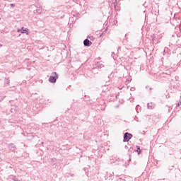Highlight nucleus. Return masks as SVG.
<instances>
[{"label": "nucleus", "instance_id": "f257e3e1", "mask_svg": "<svg viewBox=\"0 0 181 181\" xmlns=\"http://www.w3.org/2000/svg\"><path fill=\"white\" fill-rule=\"evenodd\" d=\"M175 28V33L172 35L173 37H180L181 36V25L180 24H174Z\"/></svg>", "mask_w": 181, "mask_h": 181}, {"label": "nucleus", "instance_id": "f03ea898", "mask_svg": "<svg viewBox=\"0 0 181 181\" xmlns=\"http://www.w3.org/2000/svg\"><path fill=\"white\" fill-rule=\"evenodd\" d=\"M57 78H59V75L57 74V72H53L48 80L49 83H56V81H57Z\"/></svg>", "mask_w": 181, "mask_h": 181}, {"label": "nucleus", "instance_id": "7ed1b4c3", "mask_svg": "<svg viewBox=\"0 0 181 181\" xmlns=\"http://www.w3.org/2000/svg\"><path fill=\"white\" fill-rule=\"evenodd\" d=\"M150 37L153 43H159V39H160V35L158 34H151Z\"/></svg>", "mask_w": 181, "mask_h": 181}, {"label": "nucleus", "instance_id": "20e7f679", "mask_svg": "<svg viewBox=\"0 0 181 181\" xmlns=\"http://www.w3.org/2000/svg\"><path fill=\"white\" fill-rule=\"evenodd\" d=\"M133 135L131 133L126 132L123 136V142H129V140L132 138Z\"/></svg>", "mask_w": 181, "mask_h": 181}, {"label": "nucleus", "instance_id": "39448f33", "mask_svg": "<svg viewBox=\"0 0 181 181\" xmlns=\"http://www.w3.org/2000/svg\"><path fill=\"white\" fill-rule=\"evenodd\" d=\"M8 148L11 152H15L16 151V146L13 143H10L8 144Z\"/></svg>", "mask_w": 181, "mask_h": 181}, {"label": "nucleus", "instance_id": "423d86ee", "mask_svg": "<svg viewBox=\"0 0 181 181\" xmlns=\"http://www.w3.org/2000/svg\"><path fill=\"white\" fill-rule=\"evenodd\" d=\"M91 45H93V42L88 38L83 40V45L86 46V47H90Z\"/></svg>", "mask_w": 181, "mask_h": 181}, {"label": "nucleus", "instance_id": "0eeeda50", "mask_svg": "<svg viewBox=\"0 0 181 181\" xmlns=\"http://www.w3.org/2000/svg\"><path fill=\"white\" fill-rule=\"evenodd\" d=\"M71 16H72L74 18H76L77 19H79V18H80V13L77 12L76 11H72Z\"/></svg>", "mask_w": 181, "mask_h": 181}, {"label": "nucleus", "instance_id": "6e6552de", "mask_svg": "<svg viewBox=\"0 0 181 181\" xmlns=\"http://www.w3.org/2000/svg\"><path fill=\"white\" fill-rule=\"evenodd\" d=\"M77 19L76 17H73V16H70L69 17V23L73 24V23H76V21H77Z\"/></svg>", "mask_w": 181, "mask_h": 181}, {"label": "nucleus", "instance_id": "1a4fd4ad", "mask_svg": "<svg viewBox=\"0 0 181 181\" xmlns=\"http://www.w3.org/2000/svg\"><path fill=\"white\" fill-rule=\"evenodd\" d=\"M21 33H25V35H29V29L22 27Z\"/></svg>", "mask_w": 181, "mask_h": 181}, {"label": "nucleus", "instance_id": "9d476101", "mask_svg": "<svg viewBox=\"0 0 181 181\" xmlns=\"http://www.w3.org/2000/svg\"><path fill=\"white\" fill-rule=\"evenodd\" d=\"M10 83H11V80H9V78H5L4 86L6 87V86H9Z\"/></svg>", "mask_w": 181, "mask_h": 181}, {"label": "nucleus", "instance_id": "9b49d317", "mask_svg": "<svg viewBox=\"0 0 181 181\" xmlns=\"http://www.w3.org/2000/svg\"><path fill=\"white\" fill-rule=\"evenodd\" d=\"M147 107L148 108V110H153V108H155V104H153L152 103H148Z\"/></svg>", "mask_w": 181, "mask_h": 181}, {"label": "nucleus", "instance_id": "f8f14e48", "mask_svg": "<svg viewBox=\"0 0 181 181\" xmlns=\"http://www.w3.org/2000/svg\"><path fill=\"white\" fill-rule=\"evenodd\" d=\"M95 66L98 67V69H101L103 67H104V64H103V63L98 62L95 64Z\"/></svg>", "mask_w": 181, "mask_h": 181}, {"label": "nucleus", "instance_id": "ddd939ff", "mask_svg": "<svg viewBox=\"0 0 181 181\" xmlns=\"http://www.w3.org/2000/svg\"><path fill=\"white\" fill-rule=\"evenodd\" d=\"M136 150L135 151L137 152L138 155H139L141 152H142V151H141V146H136Z\"/></svg>", "mask_w": 181, "mask_h": 181}, {"label": "nucleus", "instance_id": "4468645a", "mask_svg": "<svg viewBox=\"0 0 181 181\" xmlns=\"http://www.w3.org/2000/svg\"><path fill=\"white\" fill-rule=\"evenodd\" d=\"M113 4H114L115 8H117V6L118 5L117 0H115V1Z\"/></svg>", "mask_w": 181, "mask_h": 181}, {"label": "nucleus", "instance_id": "2eb2a0df", "mask_svg": "<svg viewBox=\"0 0 181 181\" xmlns=\"http://www.w3.org/2000/svg\"><path fill=\"white\" fill-rule=\"evenodd\" d=\"M37 13H42V10L40 8H38L36 10Z\"/></svg>", "mask_w": 181, "mask_h": 181}, {"label": "nucleus", "instance_id": "dca6fc26", "mask_svg": "<svg viewBox=\"0 0 181 181\" xmlns=\"http://www.w3.org/2000/svg\"><path fill=\"white\" fill-rule=\"evenodd\" d=\"M10 6H11V8H15V6H16V5L15 4H11Z\"/></svg>", "mask_w": 181, "mask_h": 181}, {"label": "nucleus", "instance_id": "f3484780", "mask_svg": "<svg viewBox=\"0 0 181 181\" xmlns=\"http://www.w3.org/2000/svg\"><path fill=\"white\" fill-rule=\"evenodd\" d=\"M132 151H134V149L130 147L129 149H128V152H132Z\"/></svg>", "mask_w": 181, "mask_h": 181}, {"label": "nucleus", "instance_id": "a211bd4d", "mask_svg": "<svg viewBox=\"0 0 181 181\" xmlns=\"http://www.w3.org/2000/svg\"><path fill=\"white\" fill-rule=\"evenodd\" d=\"M134 120L136 121V122H139V120H138V117H136V116H135Z\"/></svg>", "mask_w": 181, "mask_h": 181}, {"label": "nucleus", "instance_id": "6ab92c4d", "mask_svg": "<svg viewBox=\"0 0 181 181\" xmlns=\"http://www.w3.org/2000/svg\"><path fill=\"white\" fill-rule=\"evenodd\" d=\"M130 103H132L134 101V98H129Z\"/></svg>", "mask_w": 181, "mask_h": 181}, {"label": "nucleus", "instance_id": "aec40b11", "mask_svg": "<svg viewBox=\"0 0 181 181\" xmlns=\"http://www.w3.org/2000/svg\"><path fill=\"white\" fill-rule=\"evenodd\" d=\"M1 33H6V32H5V30H1Z\"/></svg>", "mask_w": 181, "mask_h": 181}, {"label": "nucleus", "instance_id": "412c9836", "mask_svg": "<svg viewBox=\"0 0 181 181\" xmlns=\"http://www.w3.org/2000/svg\"><path fill=\"white\" fill-rule=\"evenodd\" d=\"M88 37L90 40H93V36H88Z\"/></svg>", "mask_w": 181, "mask_h": 181}, {"label": "nucleus", "instance_id": "4be33fe9", "mask_svg": "<svg viewBox=\"0 0 181 181\" xmlns=\"http://www.w3.org/2000/svg\"><path fill=\"white\" fill-rule=\"evenodd\" d=\"M180 105H181V102L180 101L177 103V107H180Z\"/></svg>", "mask_w": 181, "mask_h": 181}, {"label": "nucleus", "instance_id": "5701e85b", "mask_svg": "<svg viewBox=\"0 0 181 181\" xmlns=\"http://www.w3.org/2000/svg\"><path fill=\"white\" fill-rule=\"evenodd\" d=\"M130 90H131V91H134L135 90V88H131Z\"/></svg>", "mask_w": 181, "mask_h": 181}, {"label": "nucleus", "instance_id": "b1692460", "mask_svg": "<svg viewBox=\"0 0 181 181\" xmlns=\"http://www.w3.org/2000/svg\"><path fill=\"white\" fill-rule=\"evenodd\" d=\"M17 32H21V33H22V29H18V30H17Z\"/></svg>", "mask_w": 181, "mask_h": 181}, {"label": "nucleus", "instance_id": "393cba45", "mask_svg": "<svg viewBox=\"0 0 181 181\" xmlns=\"http://www.w3.org/2000/svg\"><path fill=\"white\" fill-rule=\"evenodd\" d=\"M141 134H142L143 135H145V131H143V132H141Z\"/></svg>", "mask_w": 181, "mask_h": 181}, {"label": "nucleus", "instance_id": "a878e982", "mask_svg": "<svg viewBox=\"0 0 181 181\" xmlns=\"http://www.w3.org/2000/svg\"><path fill=\"white\" fill-rule=\"evenodd\" d=\"M172 169H173V166H172L171 168H169V170H172Z\"/></svg>", "mask_w": 181, "mask_h": 181}, {"label": "nucleus", "instance_id": "bb28decb", "mask_svg": "<svg viewBox=\"0 0 181 181\" xmlns=\"http://www.w3.org/2000/svg\"><path fill=\"white\" fill-rule=\"evenodd\" d=\"M172 169H173V166H172L171 168H169V170H172Z\"/></svg>", "mask_w": 181, "mask_h": 181}, {"label": "nucleus", "instance_id": "cd10ccee", "mask_svg": "<svg viewBox=\"0 0 181 181\" xmlns=\"http://www.w3.org/2000/svg\"><path fill=\"white\" fill-rule=\"evenodd\" d=\"M124 149H128V146H124Z\"/></svg>", "mask_w": 181, "mask_h": 181}, {"label": "nucleus", "instance_id": "c85d7f7f", "mask_svg": "<svg viewBox=\"0 0 181 181\" xmlns=\"http://www.w3.org/2000/svg\"><path fill=\"white\" fill-rule=\"evenodd\" d=\"M110 160H112V159H114V156H112V157H110Z\"/></svg>", "mask_w": 181, "mask_h": 181}, {"label": "nucleus", "instance_id": "c756f323", "mask_svg": "<svg viewBox=\"0 0 181 181\" xmlns=\"http://www.w3.org/2000/svg\"><path fill=\"white\" fill-rule=\"evenodd\" d=\"M173 22L175 23V22H176V19L173 20Z\"/></svg>", "mask_w": 181, "mask_h": 181}, {"label": "nucleus", "instance_id": "7c9ffc66", "mask_svg": "<svg viewBox=\"0 0 181 181\" xmlns=\"http://www.w3.org/2000/svg\"><path fill=\"white\" fill-rule=\"evenodd\" d=\"M128 162H131V158H129V159Z\"/></svg>", "mask_w": 181, "mask_h": 181}, {"label": "nucleus", "instance_id": "2f4dec72", "mask_svg": "<svg viewBox=\"0 0 181 181\" xmlns=\"http://www.w3.org/2000/svg\"><path fill=\"white\" fill-rule=\"evenodd\" d=\"M0 47H2V45L0 44Z\"/></svg>", "mask_w": 181, "mask_h": 181}, {"label": "nucleus", "instance_id": "473e14b6", "mask_svg": "<svg viewBox=\"0 0 181 181\" xmlns=\"http://www.w3.org/2000/svg\"><path fill=\"white\" fill-rule=\"evenodd\" d=\"M148 86H146V88H148Z\"/></svg>", "mask_w": 181, "mask_h": 181}, {"label": "nucleus", "instance_id": "72a5a7b5", "mask_svg": "<svg viewBox=\"0 0 181 181\" xmlns=\"http://www.w3.org/2000/svg\"><path fill=\"white\" fill-rule=\"evenodd\" d=\"M150 90H152V88H150Z\"/></svg>", "mask_w": 181, "mask_h": 181}]
</instances>
